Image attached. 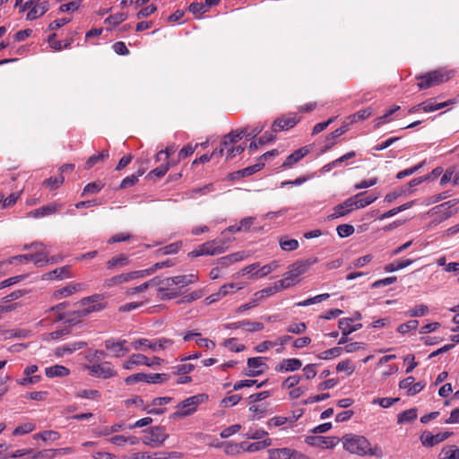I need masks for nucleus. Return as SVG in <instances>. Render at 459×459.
<instances>
[{
	"mask_svg": "<svg viewBox=\"0 0 459 459\" xmlns=\"http://www.w3.org/2000/svg\"><path fill=\"white\" fill-rule=\"evenodd\" d=\"M198 280L195 274L177 275L164 279L153 278L157 288L158 297L161 300H169L179 297L183 293V288L196 282Z\"/></svg>",
	"mask_w": 459,
	"mask_h": 459,
	"instance_id": "1",
	"label": "nucleus"
},
{
	"mask_svg": "<svg viewBox=\"0 0 459 459\" xmlns=\"http://www.w3.org/2000/svg\"><path fill=\"white\" fill-rule=\"evenodd\" d=\"M344 450L359 456H384V451L379 445L372 446L364 436L346 434L342 438Z\"/></svg>",
	"mask_w": 459,
	"mask_h": 459,
	"instance_id": "2",
	"label": "nucleus"
},
{
	"mask_svg": "<svg viewBox=\"0 0 459 459\" xmlns=\"http://www.w3.org/2000/svg\"><path fill=\"white\" fill-rule=\"evenodd\" d=\"M317 262V258L311 257L306 260H299L292 264L285 273L284 278L278 281L282 289H288L299 282V277L308 271L310 266Z\"/></svg>",
	"mask_w": 459,
	"mask_h": 459,
	"instance_id": "3",
	"label": "nucleus"
},
{
	"mask_svg": "<svg viewBox=\"0 0 459 459\" xmlns=\"http://www.w3.org/2000/svg\"><path fill=\"white\" fill-rule=\"evenodd\" d=\"M208 401V395L206 394H198L190 396L176 406V411L172 414L175 419L185 418L194 414L199 405Z\"/></svg>",
	"mask_w": 459,
	"mask_h": 459,
	"instance_id": "4",
	"label": "nucleus"
},
{
	"mask_svg": "<svg viewBox=\"0 0 459 459\" xmlns=\"http://www.w3.org/2000/svg\"><path fill=\"white\" fill-rule=\"evenodd\" d=\"M247 133V128L232 131L224 136L222 145L226 149V158L232 159L237 155L241 154L245 150V145L233 146L239 139H241Z\"/></svg>",
	"mask_w": 459,
	"mask_h": 459,
	"instance_id": "5",
	"label": "nucleus"
},
{
	"mask_svg": "<svg viewBox=\"0 0 459 459\" xmlns=\"http://www.w3.org/2000/svg\"><path fill=\"white\" fill-rule=\"evenodd\" d=\"M449 78V73L443 70H435L418 76L417 79L420 81L418 87L420 90L429 89L447 81Z\"/></svg>",
	"mask_w": 459,
	"mask_h": 459,
	"instance_id": "6",
	"label": "nucleus"
},
{
	"mask_svg": "<svg viewBox=\"0 0 459 459\" xmlns=\"http://www.w3.org/2000/svg\"><path fill=\"white\" fill-rule=\"evenodd\" d=\"M102 299V295L99 294L82 299L81 300L82 307L76 312L77 317H84L91 313L102 310L106 307L105 303L100 302Z\"/></svg>",
	"mask_w": 459,
	"mask_h": 459,
	"instance_id": "7",
	"label": "nucleus"
},
{
	"mask_svg": "<svg viewBox=\"0 0 459 459\" xmlns=\"http://www.w3.org/2000/svg\"><path fill=\"white\" fill-rule=\"evenodd\" d=\"M83 368L88 370L90 375L94 377L108 379L117 376V371L109 361L87 364L83 366Z\"/></svg>",
	"mask_w": 459,
	"mask_h": 459,
	"instance_id": "8",
	"label": "nucleus"
},
{
	"mask_svg": "<svg viewBox=\"0 0 459 459\" xmlns=\"http://www.w3.org/2000/svg\"><path fill=\"white\" fill-rule=\"evenodd\" d=\"M169 435L162 427H153L146 431L143 437V443L150 447L156 448L163 445Z\"/></svg>",
	"mask_w": 459,
	"mask_h": 459,
	"instance_id": "9",
	"label": "nucleus"
},
{
	"mask_svg": "<svg viewBox=\"0 0 459 459\" xmlns=\"http://www.w3.org/2000/svg\"><path fill=\"white\" fill-rule=\"evenodd\" d=\"M225 247L222 244H220L217 240H212L205 242L200 246H198L195 250H193L189 255L193 257H197L200 255H219L225 252Z\"/></svg>",
	"mask_w": 459,
	"mask_h": 459,
	"instance_id": "10",
	"label": "nucleus"
},
{
	"mask_svg": "<svg viewBox=\"0 0 459 459\" xmlns=\"http://www.w3.org/2000/svg\"><path fill=\"white\" fill-rule=\"evenodd\" d=\"M139 278H144V273L140 272V270L121 273L106 279L103 282V286L105 288H112Z\"/></svg>",
	"mask_w": 459,
	"mask_h": 459,
	"instance_id": "11",
	"label": "nucleus"
},
{
	"mask_svg": "<svg viewBox=\"0 0 459 459\" xmlns=\"http://www.w3.org/2000/svg\"><path fill=\"white\" fill-rule=\"evenodd\" d=\"M127 341L125 339L117 340L108 339L105 341V348L109 351L113 357L121 358L129 352V348L126 346Z\"/></svg>",
	"mask_w": 459,
	"mask_h": 459,
	"instance_id": "12",
	"label": "nucleus"
},
{
	"mask_svg": "<svg viewBox=\"0 0 459 459\" xmlns=\"http://www.w3.org/2000/svg\"><path fill=\"white\" fill-rule=\"evenodd\" d=\"M299 121V117L295 114H288L286 116H283L281 117L277 118L272 125V129L274 133H277L279 131L282 130H288L290 128H292L295 125L298 124Z\"/></svg>",
	"mask_w": 459,
	"mask_h": 459,
	"instance_id": "13",
	"label": "nucleus"
},
{
	"mask_svg": "<svg viewBox=\"0 0 459 459\" xmlns=\"http://www.w3.org/2000/svg\"><path fill=\"white\" fill-rule=\"evenodd\" d=\"M30 247H34L36 249V253L32 254V262H34L37 266H42L48 263L52 264L56 262L54 257L48 258L49 253L42 243H33L30 245Z\"/></svg>",
	"mask_w": 459,
	"mask_h": 459,
	"instance_id": "14",
	"label": "nucleus"
},
{
	"mask_svg": "<svg viewBox=\"0 0 459 459\" xmlns=\"http://www.w3.org/2000/svg\"><path fill=\"white\" fill-rule=\"evenodd\" d=\"M266 358L264 357H254L247 359V367L249 368L248 373H247L249 377H256L260 376L264 372L267 368V365L265 364Z\"/></svg>",
	"mask_w": 459,
	"mask_h": 459,
	"instance_id": "15",
	"label": "nucleus"
},
{
	"mask_svg": "<svg viewBox=\"0 0 459 459\" xmlns=\"http://www.w3.org/2000/svg\"><path fill=\"white\" fill-rule=\"evenodd\" d=\"M306 443L323 448H333L336 446L337 440L333 437L309 436L306 437Z\"/></svg>",
	"mask_w": 459,
	"mask_h": 459,
	"instance_id": "16",
	"label": "nucleus"
},
{
	"mask_svg": "<svg viewBox=\"0 0 459 459\" xmlns=\"http://www.w3.org/2000/svg\"><path fill=\"white\" fill-rule=\"evenodd\" d=\"M451 435V432H443L432 435L430 432L426 431L420 436V441L425 446H433L440 442H443Z\"/></svg>",
	"mask_w": 459,
	"mask_h": 459,
	"instance_id": "17",
	"label": "nucleus"
},
{
	"mask_svg": "<svg viewBox=\"0 0 459 459\" xmlns=\"http://www.w3.org/2000/svg\"><path fill=\"white\" fill-rule=\"evenodd\" d=\"M302 367V362L300 359L292 358V359H284L279 364L275 366V371L280 373L286 372H293L299 370Z\"/></svg>",
	"mask_w": 459,
	"mask_h": 459,
	"instance_id": "18",
	"label": "nucleus"
},
{
	"mask_svg": "<svg viewBox=\"0 0 459 459\" xmlns=\"http://www.w3.org/2000/svg\"><path fill=\"white\" fill-rule=\"evenodd\" d=\"M353 197L346 199L343 203L334 206L333 213L331 214L332 219H337L349 214L351 211L356 210Z\"/></svg>",
	"mask_w": 459,
	"mask_h": 459,
	"instance_id": "19",
	"label": "nucleus"
},
{
	"mask_svg": "<svg viewBox=\"0 0 459 459\" xmlns=\"http://www.w3.org/2000/svg\"><path fill=\"white\" fill-rule=\"evenodd\" d=\"M309 148L307 146H304L293 153L290 154L284 162L281 164V168L283 169L292 168L295 164H297L300 160H302L305 156H307L309 152Z\"/></svg>",
	"mask_w": 459,
	"mask_h": 459,
	"instance_id": "20",
	"label": "nucleus"
},
{
	"mask_svg": "<svg viewBox=\"0 0 459 459\" xmlns=\"http://www.w3.org/2000/svg\"><path fill=\"white\" fill-rule=\"evenodd\" d=\"M399 387L406 389L408 395H415L425 387V384L422 382L414 383V377H408L399 383Z\"/></svg>",
	"mask_w": 459,
	"mask_h": 459,
	"instance_id": "21",
	"label": "nucleus"
},
{
	"mask_svg": "<svg viewBox=\"0 0 459 459\" xmlns=\"http://www.w3.org/2000/svg\"><path fill=\"white\" fill-rule=\"evenodd\" d=\"M84 288L83 283L80 282H70L65 287L61 288L54 292V296L56 299L65 298L72 294L82 290Z\"/></svg>",
	"mask_w": 459,
	"mask_h": 459,
	"instance_id": "22",
	"label": "nucleus"
},
{
	"mask_svg": "<svg viewBox=\"0 0 459 459\" xmlns=\"http://www.w3.org/2000/svg\"><path fill=\"white\" fill-rule=\"evenodd\" d=\"M87 343L85 342H74L71 343L64 344L60 347H57L55 350V355L56 357H62L65 354H71L75 351L81 350L86 347Z\"/></svg>",
	"mask_w": 459,
	"mask_h": 459,
	"instance_id": "23",
	"label": "nucleus"
},
{
	"mask_svg": "<svg viewBox=\"0 0 459 459\" xmlns=\"http://www.w3.org/2000/svg\"><path fill=\"white\" fill-rule=\"evenodd\" d=\"M221 0H205V3H192L188 6L189 12H191L194 14H203L212 6L217 5L220 3Z\"/></svg>",
	"mask_w": 459,
	"mask_h": 459,
	"instance_id": "24",
	"label": "nucleus"
},
{
	"mask_svg": "<svg viewBox=\"0 0 459 459\" xmlns=\"http://www.w3.org/2000/svg\"><path fill=\"white\" fill-rule=\"evenodd\" d=\"M267 453L269 459H291L294 450L289 447L272 448Z\"/></svg>",
	"mask_w": 459,
	"mask_h": 459,
	"instance_id": "25",
	"label": "nucleus"
},
{
	"mask_svg": "<svg viewBox=\"0 0 459 459\" xmlns=\"http://www.w3.org/2000/svg\"><path fill=\"white\" fill-rule=\"evenodd\" d=\"M173 341L169 338L161 337L151 340V351L158 352L160 351L169 350L173 346Z\"/></svg>",
	"mask_w": 459,
	"mask_h": 459,
	"instance_id": "26",
	"label": "nucleus"
},
{
	"mask_svg": "<svg viewBox=\"0 0 459 459\" xmlns=\"http://www.w3.org/2000/svg\"><path fill=\"white\" fill-rule=\"evenodd\" d=\"M46 376L49 378L53 377H66L70 374V369L62 365H54L51 367H48L45 369Z\"/></svg>",
	"mask_w": 459,
	"mask_h": 459,
	"instance_id": "27",
	"label": "nucleus"
},
{
	"mask_svg": "<svg viewBox=\"0 0 459 459\" xmlns=\"http://www.w3.org/2000/svg\"><path fill=\"white\" fill-rule=\"evenodd\" d=\"M129 264L128 256L121 254L117 256H114L110 258L107 262V268L109 270L116 269V268H121L124 266H126Z\"/></svg>",
	"mask_w": 459,
	"mask_h": 459,
	"instance_id": "28",
	"label": "nucleus"
},
{
	"mask_svg": "<svg viewBox=\"0 0 459 459\" xmlns=\"http://www.w3.org/2000/svg\"><path fill=\"white\" fill-rule=\"evenodd\" d=\"M48 11V4L47 3H41L33 4L32 8L30 10V12L27 13V20L33 21L43 14L46 13Z\"/></svg>",
	"mask_w": 459,
	"mask_h": 459,
	"instance_id": "29",
	"label": "nucleus"
},
{
	"mask_svg": "<svg viewBox=\"0 0 459 459\" xmlns=\"http://www.w3.org/2000/svg\"><path fill=\"white\" fill-rule=\"evenodd\" d=\"M278 267H279V262L275 261V260L272 261L271 263L262 266L257 271H255L252 274V277H254V278L264 277V276L268 275L269 273H271L272 272H273L274 270H276Z\"/></svg>",
	"mask_w": 459,
	"mask_h": 459,
	"instance_id": "30",
	"label": "nucleus"
},
{
	"mask_svg": "<svg viewBox=\"0 0 459 459\" xmlns=\"http://www.w3.org/2000/svg\"><path fill=\"white\" fill-rule=\"evenodd\" d=\"M362 195L363 193H359L352 196L356 209L364 208L374 203L378 198V195H370L366 198H361Z\"/></svg>",
	"mask_w": 459,
	"mask_h": 459,
	"instance_id": "31",
	"label": "nucleus"
},
{
	"mask_svg": "<svg viewBox=\"0 0 459 459\" xmlns=\"http://www.w3.org/2000/svg\"><path fill=\"white\" fill-rule=\"evenodd\" d=\"M74 452V449L71 447H65V448H59V449H49V450H44L37 452L32 455V459H36L39 455L43 454H51L49 455L50 458H54L56 455H68Z\"/></svg>",
	"mask_w": 459,
	"mask_h": 459,
	"instance_id": "32",
	"label": "nucleus"
},
{
	"mask_svg": "<svg viewBox=\"0 0 459 459\" xmlns=\"http://www.w3.org/2000/svg\"><path fill=\"white\" fill-rule=\"evenodd\" d=\"M439 458L459 459V447L455 445L444 447L439 454Z\"/></svg>",
	"mask_w": 459,
	"mask_h": 459,
	"instance_id": "33",
	"label": "nucleus"
},
{
	"mask_svg": "<svg viewBox=\"0 0 459 459\" xmlns=\"http://www.w3.org/2000/svg\"><path fill=\"white\" fill-rule=\"evenodd\" d=\"M417 409L412 408L406 410L397 416V423L403 424L413 421L417 418Z\"/></svg>",
	"mask_w": 459,
	"mask_h": 459,
	"instance_id": "34",
	"label": "nucleus"
},
{
	"mask_svg": "<svg viewBox=\"0 0 459 459\" xmlns=\"http://www.w3.org/2000/svg\"><path fill=\"white\" fill-rule=\"evenodd\" d=\"M279 245L284 251H294L299 248V241L293 238H288L287 237H281L279 238Z\"/></svg>",
	"mask_w": 459,
	"mask_h": 459,
	"instance_id": "35",
	"label": "nucleus"
},
{
	"mask_svg": "<svg viewBox=\"0 0 459 459\" xmlns=\"http://www.w3.org/2000/svg\"><path fill=\"white\" fill-rule=\"evenodd\" d=\"M371 114V108H367L349 116L347 119L349 120L350 124H353L369 117Z\"/></svg>",
	"mask_w": 459,
	"mask_h": 459,
	"instance_id": "36",
	"label": "nucleus"
},
{
	"mask_svg": "<svg viewBox=\"0 0 459 459\" xmlns=\"http://www.w3.org/2000/svg\"><path fill=\"white\" fill-rule=\"evenodd\" d=\"M452 103H454L453 100H448V101L440 102V103H431L429 101H427V102L420 103V106H421V109L424 112H433V111L441 109Z\"/></svg>",
	"mask_w": 459,
	"mask_h": 459,
	"instance_id": "37",
	"label": "nucleus"
},
{
	"mask_svg": "<svg viewBox=\"0 0 459 459\" xmlns=\"http://www.w3.org/2000/svg\"><path fill=\"white\" fill-rule=\"evenodd\" d=\"M272 445L271 438H265L261 441L250 443L247 446L246 452L254 453L264 449Z\"/></svg>",
	"mask_w": 459,
	"mask_h": 459,
	"instance_id": "38",
	"label": "nucleus"
},
{
	"mask_svg": "<svg viewBox=\"0 0 459 459\" xmlns=\"http://www.w3.org/2000/svg\"><path fill=\"white\" fill-rule=\"evenodd\" d=\"M353 319L351 317L342 318L339 320L338 327L342 331V335L348 336L354 332L352 328Z\"/></svg>",
	"mask_w": 459,
	"mask_h": 459,
	"instance_id": "39",
	"label": "nucleus"
},
{
	"mask_svg": "<svg viewBox=\"0 0 459 459\" xmlns=\"http://www.w3.org/2000/svg\"><path fill=\"white\" fill-rule=\"evenodd\" d=\"M131 346L134 351H146L147 350H151V339H135L131 342Z\"/></svg>",
	"mask_w": 459,
	"mask_h": 459,
	"instance_id": "40",
	"label": "nucleus"
},
{
	"mask_svg": "<svg viewBox=\"0 0 459 459\" xmlns=\"http://www.w3.org/2000/svg\"><path fill=\"white\" fill-rule=\"evenodd\" d=\"M172 162L170 160H167L165 163L160 165L159 167L155 168L154 169L151 170L148 174V177H156L158 178H162L166 175V173L169 171L170 167L172 166Z\"/></svg>",
	"mask_w": 459,
	"mask_h": 459,
	"instance_id": "41",
	"label": "nucleus"
},
{
	"mask_svg": "<svg viewBox=\"0 0 459 459\" xmlns=\"http://www.w3.org/2000/svg\"><path fill=\"white\" fill-rule=\"evenodd\" d=\"M329 297H330V295L328 293L319 294L315 297L307 299L303 301H299V302L296 303V306L297 307H307V306L313 305L316 303H320L322 301L326 300Z\"/></svg>",
	"mask_w": 459,
	"mask_h": 459,
	"instance_id": "42",
	"label": "nucleus"
},
{
	"mask_svg": "<svg viewBox=\"0 0 459 459\" xmlns=\"http://www.w3.org/2000/svg\"><path fill=\"white\" fill-rule=\"evenodd\" d=\"M429 313V307L426 305L420 304L410 308L406 311L405 315L411 317H420Z\"/></svg>",
	"mask_w": 459,
	"mask_h": 459,
	"instance_id": "43",
	"label": "nucleus"
},
{
	"mask_svg": "<svg viewBox=\"0 0 459 459\" xmlns=\"http://www.w3.org/2000/svg\"><path fill=\"white\" fill-rule=\"evenodd\" d=\"M174 264H175V263L171 259H168L166 261L158 262V263L154 264L149 269L140 270V272H143L144 273V277H146V276L151 275L152 273H153L155 271H157L159 269H162L164 267H169V266H172Z\"/></svg>",
	"mask_w": 459,
	"mask_h": 459,
	"instance_id": "44",
	"label": "nucleus"
},
{
	"mask_svg": "<svg viewBox=\"0 0 459 459\" xmlns=\"http://www.w3.org/2000/svg\"><path fill=\"white\" fill-rule=\"evenodd\" d=\"M144 173V170L143 169H138L137 172L135 174H133V175H130L126 178H125L121 184H120V188H127V187H130L132 186H134L137 181H138V178Z\"/></svg>",
	"mask_w": 459,
	"mask_h": 459,
	"instance_id": "45",
	"label": "nucleus"
},
{
	"mask_svg": "<svg viewBox=\"0 0 459 459\" xmlns=\"http://www.w3.org/2000/svg\"><path fill=\"white\" fill-rule=\"evenodd\" d=\"M138 382L148 383V374H146V373H136V374L130 375V376H128L127 377L125 378V383L127 385H134V384H136Z\"/></svg>",
	"mask_w": 459,
	"mask_h": 459,
	"instance_id": "46",
	"label": "nucleus"
},
{
	"mask_svg": "<svg viewBox=\"0 0 459 459\" xmlns=\"http://www.w3.org/2000/svg\"><path fill=\"white\" fill-rule=\"evenodd\" d=\"M342 348L334 347L319 353L317 358L320 359H330L332 358L339 357L342 354Z\"/></svg>",
	"mask_w": 459,
	"mask_h": 459,
	"instance_id": "47",
	"label": "nucleus"
},
{
	"mask_svg": "<svg viewBox=\"0 0 459 459\" xmlns=\"http://www.w3.org/2000/svg\"><path fill=\"white\" fill-rule=\"evenodd\" d=\"M127 13H117L106 18L104 22L107 24L117 26L121 22H125L127 19Z\"/></svg>",
	"mask_w": 459,
	"mask_h": 459,
	"instance_id": "48",
	"label": "nucleus"
},
{
	"mask_svg": "<svg viewBox=\"0 0 459 459\" xmlns=\"http://www.w3.org/2000/svg\"><path fill=\"white\" fill-rule=\"evenodd\" d=\"M76 397L91 400H98L100 398V393L98 390H80L76 393Z\"/></svg>",
	"mask_w": 459,
	"mask_h": 459,
	"instance_id": "49",
	"label": "nucleus"
},
{
	"mask_svg": "<svg viewBox=\"0 0 459 459\" xmlns=\"http://www.w3.org/2000/svg\"><path fill=\"white\" fill-rule=\"evenodd\" d=\"M153 283H155V281H153V279H152L139 286L128 289L126 293L128 296H132L138 292H143L150 287H153Z\"/></svg>",
	"mask_w": 459,
	"mask_h": 459,
	"instance_id": "50",
	"label": "nucleus"
},
{
	"mask_svg": "<svg viewBox=\"0 0 459 459\" xmlns=\"http://www.w3.org/2000/svg\"><path fill=\"white\" fill-rule=\"evenodd\" d=\"M419 325V321L418 320H410L404 324H402L398 326L397 328V331L400 333H403V334H405L411 331H414L417 329Z\"/></svg>",
	"mask_w": 459,
	"mask_h": 459,
	"instance_id": "51",
	"label": "nucleus"
},
{
	"mask_svg": "<svg viewBox=\"0 0 459 459\" xmlns=\"http://www.w3.org/2000/svg\"><path fill=\"white\" fill-rule=\"evenodd\" d=\"M336 231L340 238H347L354 233L355 229L351 224H341L337 226Z\"/></svg>",
	"mask_w": 459,
	"mask_h": 459,
	"instance_id": "52",
	"label": "nucleus"
},
{
	"mask_svg": "<svg viewBox=\"0 0 459 459\" xmlns=\"http://www.w3.org/2000/svg\"><path fill=\"white\" fill-rule=\"evenodd\" d=\"M108 157V152H102L101 153L91 156L85 163V169H89L92 168L98 161L104 160Z\"/></svg>",
	"mask_w": 459,
	"mask_h": 459,
	"instance_id": "53",
	"label": "nucleus"
},
{
	"mask_svg": "<svg viewBox=\"0 0 459 459\" xmlns=\"http://www.w3.org/2000/svg\"><path fill=\"white\" fill-rule=\"evenodd\" d=\"M32 452L33 450L31 448L18 449L13 453H5L4 455L0 456V459L19 458L23 455H30Z\"/></svg>",
	"mask_w": 459,
	"mask_h": 459,
	"instance_id": "54",
	"label": "nucleus"
},
{
	"mask_svg": "<svg viewBox=\"0 0 459 459\" xmlns=\"http://www.w3.org/2000/svg\"><path fill=\"white\" fill-rule=\"evenodd\" d=\"M59 437H60L59 433L56 431H54V430H47V431H43L41 433L34 435L35 439L41 438L44 441H48V440L55 441V440H57Z\"/></svg>",
	"mask_w": 459,
	"mask_h": 459,
	"instance_id": "55",
	"label": "nucleus"
},
{
	"mask_svg": "<svg viewBox=\"0 0 459 459\" xmlns=\"http://www.w3.org/2000/svg\"><path fill=\"white\" fill-rule=\"evenodd\" d=\"M56 37V34L53 33L48 37V43L50 44L51 48H53L56 50H61L63 48H67L71 45V40H65V41H55L54 39Z\"/></svg>",
	"mask_w": 459,
	"mask_h": 459,
	"instance_id": "56",
	"label": "nucleus"
},
{
	"mask_svg": "<svg viewBox=\"0 0 459 459\" xmlns=\"http://www.w3.org/2000/svg\"><path fill=\"white\" fill-rule=\"evenodd\" d=\"M34 429H35V425L33 423L27 422V423L20 425L16 429H14L13 435V436H21V435L30 433Z\"/></svg>",
	"mask_w": 459,
	"mask_h": 459,
	"instance_id": "57",
	"label": "nucleus"
},
{
	"mask_svg": "<svg viewBox=\"0 0 459 459\" xmlns=\"http://www.w3.org/2000/svg\"><path fill=\"white\" fill-rule=\"evenodd\" d=\"M243 327L246 331L253 333V332H260L264 329V324L260 322H251L249 320H243Z\"/></svg>",
	"mask_w": 459,
	"mask_h": 459,
	"instance_id": "58",
	"label": "nucleus"
},
{
	"mask_svg": "<svg viewBox=\"0 0 459 459\" xmlns=\"http://www.w3.org/2000/svg\"><path fill=\"white\" fill-rule=\"evenodd\" d=\"M204 294H205L204 289L195 290L192 291L191 293L184 296L181 302L191 303L195 300L201 299L202 297H204Z\"/></svg>",
	"mask_w": 459,
	"mask_h": 459,
	"instance_id": "59",
	"label": "nucleus"
},
{
	"mask_svg": "<svg viewBox=\"0 0 459 459\" xmlns=\"http://www.w3.org/2000/svg\"><path fill=\"white\" fill-rule=\"evenodd\" d=\"M213 190V186L212 184H208L204 186L203 187L194 188L187 195L191 198H195L199 195H205Z\"/></svg>",
	"mask_w": 459,
	"mask_h": 459,
	"instance_id": "60",
	"label": "nucleus"
},
{
	"mask_svg": "<svg viewBox=\"0 0 459 459\" xmlns=\"http://www.w3.org/2000/svg\"><path fill=\"white\" fill-rule=\"evenodd\" d=\"M225 289L226 287H221L218 292L206 297L204 299V303L206 305H211L221 299L223 297H225Z\"/></svg>",
	"mask_w": 459,
	"mask_h": 459,
	"instance_id": "61",
	"label": "nucleus"
},
{
	"mask_svg": "<svg viewBox=\"0 0 459 459\" xmlns=\"http://www.w3.org/2000/svg\"><path fill=\"white\" fill-rule=\"evenodd\" d=\"M268 433L263 429H257L255 430L250 429L247 433L245 434V437L248 439L259 440L267 437Z\"/></svg>",
	"mask_w": 459,
	"mask_h": 459,
	"instance_id": "62",
	"label": "nucleus"
},
{
	"mask_svg": "<svg viewBox=\"0 0 459 459\" xmlns=\"http://www.w3.org/2000/svg\"><path fill=\"white\" fill-rule=\"evenodd\" d=\"M102 187L103 184L100 182L89 183L84 186L82 195L97 194L102 189Z\"/></svg>",
	"mask_w": 459,
	"mask_h": 459,
	"instance_id": "63",
	"label": "nucleus"
},
{
	"mask_svg": "<svg viewBox=\"0 0 459 459\" xmlns=\"http://www.w3.org/2000/svg\"><path fill=\"white\" fill-rule=\"evenodd\" d=\"M336 370L339 372H346L349 376L354 372V367L350 360L340 361L336 366Z\"/></svg>",
	"mask_w": 459,
	"mask_h": 459,
	"instance_id": "64",
	"label": "nucleus"
}]
</instances>
